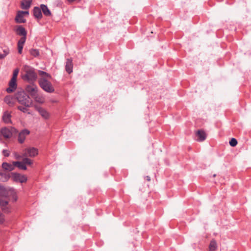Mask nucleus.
<instances>
[{"mask_svg":"<svg viewBox=\"0 0 251 251\" xmlns=\"http://www.w3.org/2000/svg\"><path fill=\"white\" fill-rule=\"evenodd\" d=\"M3 155L4 156H8L9 155V151L6 150H3L2 151Z\"/></svg>","mask_w":251,"mask_h":251,"instance_id":"obj_37","label":"nucleus"},{"mask_svg":"<svg viewBox=\"0 0 251 251\" xmlns=\"http://www.w3.org/2000/svg\"><path fill=\"white\" fill-rule=\"evenodd\" d=\"M40 8L45 16H50L51 15V12L47 5L42 4L40 5Z\"/></svg>","mask_w":251,"mask_h":251,"instance_id":"obj_20","label":"nucleus"},{"mask_svg":"<svg viewBox=\"0 0 251 251\" xmlns=\"http://www.w3.org/2000/svg\"><path fill=\"white\" fill-rule=\"evenodd\" d=\"M35 108L40 113L42 118L45 119H48L49 118L50 114L46 109L40 107H35Z\"/></svg>","mask_w":251,"mask_h":251,"instance_id":"obj_11","label":"nucleus"},{"mask_svg":"<svg viewBox=\"0 0 251 251\" xmlns=\"http://www.w3.org/2000/svg\"><path fill=\"white\" fill-rule=\"evenodd\" d=\"M19 70L18 69H16L14 70L13 74V76L11 78H14V79H17V77L19 73Z\"/></svg>","mask_w":251,"mask_h":251,"instance_id":"obj_33","label":"nucleus"},{"mask_svg":"<svg viewBox=\"0 0 251 251\" xmlns=\"http://www.w3.org/2000/svg\"><path fill=\"white\" fill-rule=\"evenodd\" d=\"M11 114L8 111H5L2 116L3 122L6 124L11 123Z\"/></svg>","mask_w":251,"mask_h":251,"instance_id":"obj_17","label":"nucleus"},{"mask_svg":"<svg viewBox=\"0 0 251 251\" xmlns=\"http://www.w3.org/2000/svg\"><path fill=\"white\" fill-rule=\"evenodd\" d=\"M75 0H68V1H69L70 2H73Z\"/></svg>","mask_w":251,"mask_h":251,"instance_id":"obj_41","label":"nucleus"},{"mask_svg":"<svg viewBox=\"0 0 251 251\" xmlns=\"http://www.w3.org/2000/svg\"><path fill=\"white\" fill-rule=\"evenodd\" d=\"M15 98L19 103L25 107H30L32 104V101L30 100L29 96L23 91L17 93Z\"/></svg>","mask_w":251,"mask_h":251,"instance_id":"obj_1","label":"nucleus"},{"mask_svg":"<svg viewBox=\"0 0 251 251\" xmlns=\"http://www.w3.org/2000/svg\"><path fill=\"white\" fill-rule=\"evenodd\" d=\"M25 40H26V37H22L20 38V39L19 40V41L18 42V52L20 54H21L22 52L23 46L25 42Z\"/></svg>","mask_w":251,"mask_h":251,"instance_id":"obj_15","label":"nucleus"},{"mask_svg":"<svg viewBox=\"0 0 251 251\" xmlns=\"http://www.w3.org/2000/svg\"><path fill=\"white\" fill-rule=\"evenodd\" d=\"M15 130L14 128L3 127L0 130L1 135L5 138H9L12 135L13 132Z\"/></svg>","mask_w":251,"mask_h":251,"instance_id":"obj_8","label":"nucleus"},{"mask_svg":"<svg viewBox=\"0 0 251 251\" xmlns=\"http://www.w3.org/2000/svg\"><path fill=\"white\" fill-rule=\"evenodd\" d=\"M38 153V150L35 148H28L24 150L23 156L25 157H33Z\"/></svg>","mask_w":251,"mask_h":251,"instance_id":"obj_5","label":"nucleus"},{"mask_svg":"<svg viewBox=\"0 0 251 251\" xmlns=\"http://www.w3.org/2000/svg\"><path fill=\"white\" fill-rule=\"evenodd\" d=\"M14 157L16 159H21L23 158L25 156H23V154L21 155L18 154L17 152H15L14 153Z\"/></svg>","mask_w":251,"mask_h":251,"instance_id":"obj_35","label":"nucleus"},{"mask_svg":"<svg viewBox=\"0 0 251 251\" xmlns=\"http://www.w3.org/2000/svg\"><path fill=\"white\" fill-rule=\"evenodd\" d=\"M39 74L40 75H41L42 76H45L50 77V75L49 74H48L47 73H46L45 72H44L42 71H39Z\"/></svg>","mask_w":251,"mask_h":251,"instance_id":"obj_34","label":"nucleus"},{"mask_svg":"<svg viewBox=\"0 0 251 251\" xmlns=\"http://www.w3.org/2000/svg\"><path fill=\"white\" fill-rule=\"evenodd\" d=\"M33 14L36 18L41 19L42 17L41 8L38 7H34L33 9Z\"/></svg>","mask_w":251,"mask_h":251,"instance_id":"obj_22","label":"nucleus"},{"mask_svg":"<svg viewBox=\"0 0 251 251\" xmlns=\"http://www.w3.org/2000/svg\"><path fill=\"white\" fill-rule=\"evenodd\" d=\"M217 248V245L216 241L214 240H212L209 246L208 251H215Z\"/></svg>","mask_w":251,"mask_h":251,"instance_id":"obj_26","label":"nucleus"},{"mask_svg":"<svg viewBox=\"0 0 251 251\" xmlns=\"http://www.w3.org/2000/svg\"><path fill=\"white\" fill-rule=\"evenodd\" d=\"M65 69L66 72L69 74H70L73 72V63L72 60L71 59H67Z\"/></svg>","mask_w":251,"mask_h":251,"instance_id":"obj_16","label":"nucleus"},{"mask_svg":"<svg viewBox=\"0 0 251 251\" xmlns=\"http://www.w3.org/2000/svg\"><path fill=\"white\" fill-rule=\"evenodd\" d=\"M3 52V53H0V59H3L9 53L8 49L4 50Z\"/></svg>","mask_w":251,"mask_h":251,"instance_id":"obj_31","label":"nucleus"},{"mask_svg":"<svg viewBox=\"0 0 251 251\" xmlns=\"http://www.w3.org/2000/svg\"><path fill=\"white\" fill-rule=\"evenodd\" d=\"M15 21L17 23H25L26 20L24 18V15L23 11H19L16 17Z\"/></svg>","mask_w":251,"mask_h":251,"instance_id":"obj_13","label":"nucleus"},{"mask_svg":"<svg viewBox=\"0 0 251 251\" xmlns=\"http://www.w3.org/2000/svg\"><path fill=\"white\" fill-rule=\"evenodd\" d=\"M146 178L148 181H150L151 180V178L149 176H147Z\"/></svg>","mask_w":251,"mask_h":251,"instance_id":"obj_38","label":"nucleus"},{"mask_svg":"<svg viewBox=\"0 0 251 251\" xmlns=\"http://www.w3.org/2000/svg\"><path fill=\"white\" fill-rule=\"evenodd\" d=\"M25 90L33 97L38 93V88L35 84L32 83L27 85Z\"/></svg>","mask_w":251,"mask_h":251,"instance_id":"obj_7","label":"nucleus"},{"mask_svg":"<svg viewBox=\"0 0 251 251\" xmlns=\"http://www.w3.org/2000/svg\"><path fill=\"white\" fill-rule=\"evenodd\" d=\"M30 133L29 130L25 129L21 131L18 135V141L20 143H23L25 141V137Z\"/></svg>","mask_w":251,"mask_h":251,"instance_id":"obj_10","label":"nucleus"},{"mask_svg":"<svg viewBox=\"0 0 251 251\" xmlns=\"http://www.w3.org/2000/svg\"><path fill=\"white\" fill-rule=\"evenodd\" d=\"M15 166L14 165L13 162L12 164L8 163L7 162H3L2 164V168L5 170L11 171L14 170Z\"/></svg>","mask_w":251,"mask_h":251,"instance_id":"obj_18","label":"nucleus"},{"mask_svg":"<svg viewBox=\"0 0 251 251\" xmlns=\"http://www.w3.org/2000/svg\"><path fill=\"white\" fill-rule=\"evenodd\" d=\"M13 164L15 166V167H17L18 168L20 169L24 170H26L27 169L26 166L23 162V161H14Z\"/></svg>","mask_w":251,"mask_h":251,"instance_id":"obj_23","label":"nucleus"},{"mask_svg":"<svg viewBox=\"0 0 251 251\" xmlns=\"http://www.w3.org/2000/svg\"><path fill=\"white\" fill-rule=\"evenodd\" d=\"M4 101L9 106H13L14 104V99L11 96H6L4 99Z\"/></svg>","mask_w":251,"mask_h":251,"instance_id":"obj_19","label":"nucleus"},{"mask_svg":"<svg viewBox=\"0 0 251 251\" xmlns=\"http://www.w3.org/2000/svg\"><path fill=\"white\" fill-rule=\"evenodd\" d=\"M16 31L18 35L20 36H23L22 37H26L27 32L25 28L22 25H18L17 27Z\"/></svg>","mask_w":251,"mask_h":251,"instance_id":"obj_14","label":"nucleus"},{"mask_svg":"<svg viewBox=\"0 0 251 251\" xmlns=\"http://www.w3.org/2000/svg\"><path fill=\"white\" fill-rule=\"evenodd\" d=\"M197 140L199 142H202L205 140L206 135L205 132L201 130H198L196 133Z\"/></svg>","mask_w":251,"mask_h":251,"instance_id":"obj_12","label":"nucleus"},{"mask_svg":"<svg viewBox=\"0 0 251 251\" xmlns=\"http://www.w3.org/2000/svg\"><path fill=\"white\" fill-rule=\"evenodd\" d=\"M34 100L39 103H43L45 102L44 97L41 95L38 94V93L32 97Z\"/></svg>","mask_w":251,"mask_h":251,"instance_id":"obj_21","label":"nucleus"},{"mask_svg":"<svg viewBox=\"0 0 251 251\" xmlns=\"http://www.w3.org/2000/svg\"><path fill=\"white\" fill-rule=\"evenodd\" d=\"M237 144V141L236 139L235 138H232L230 141H229V145L231 147H235Z\"/></svg>","mask_w":251,"mask_h":251,"instance_id":"obj_32","label":"nucleus"},{"mask_svg":"<svg viewBox=\"0 0 251 251\" xmlns=\"http://www.w3.org/2000/svg\"><path fill=\"white\" fill-rule=\"evenodd\" d=\"M11 176L14 181L24 183L26 181L27 177L24 176L18 173H12Z\"/></svg>","mask_w":251,"mask_h":251,"instance_id":"obj_6","label":"nucleus"},{"mask_svg":"<svg viewBox=\"0 0 251 251\" xmlns=\"http://www.w3.org/2000/svg\"><path fill=\"white\" fill-rule=\"evenodd\" d=\"M8 203V201L7 200H3L2 198H0V206L3 208L6 206Z\"/></svg>","mask_w":251,"mask_h":251,"instance_id":"obj_28","label":"nucleus"},{"mask_svg":"<svg viewBox=\"0 0 251 251\" xmlns=\"http://www.w3.org/2000/svg\"><path fill=\"white\" fill-rule=\"evenodd\" d=\"M10 178V176L5 173L0 172V180L3 182L7 181Z\"/></svg>","mask_w":251,"mask_h":251,"instance_id":"obj_25","label":"nucleus"},{"mask_svg":"<svg viewBox=\"0 0 251 251\" xmlns=\"http://www.w3.org/2000/svg\"><path fill=\"white\" fill-rule=\"evenodd\" d=\"M27 107H25H25L22 106H18L17 108L18 110L24 113H28V114H30V112H28V109L27 108Z\"/></svg>","mask_w":251,"mask_h":251,"instance_id":"obj_30","label":"nucleus"},{"mask_svg":"<svg viewBox=\"0 0 251 251\" xmlns=\"http://www.w3.org/2000/svg\"><path fill=\"white\" fill-rule=\"evenodd\" d=\"M29 53L32 56L34 57H37L39 55V50L37 49H32L30 50Z\"/></svg>","mask_w":251,"mask_h":251,"instance_id":"obj_27","label":"nucleus"},{"mask_svg":"<svg viewBox=\"0 0 251 251\" xmlns=\"http://www.w3.org/2000/svg\"><path fill=\"white\" fill-rule=\"evenodd\" d=\"M23 15H24L25 14H28V11H23Z\"/></svg>","mask_w":251,"mask_h":251,"instance_id":"obj_39","label":"nucleus"},{"mask_svg":"<svg viewBox=\"0 0 251 251\" xmlns=\"http://www.w3.org/2000/svg\"><path fill=\"white\" fill-rule=\"evenodd\" d=\"M3 194H2V196L4 197H5V198H7V197H11L12 200L14 201H15L17 200V197L16 196V192L15 189L13 188H9L7 190H5L3 188V190H2Z\"/></svg>","mask_w":251,"mask_h":251,"instance_id":"obj_4","label":"nucleus"},{"mask_svg":"<svg viewBox=\"0 0 251 251\" xmlns=\"http://www.w3.org/2000/svg\"><path fill=\"white\" fill-rule=\"evenodd\" d=\"M3 190V187L0 185V190H1L2 191Z\"/></svg>","mask_w":251,"mask_h":251,"instance_id":"obj_40","label":"nucleus"},{"mask_svg":"<svg viewBox=\"0 0 251 251\" xmlns=\"http://www.w3.org/2000/svg\"><path fill=\"white\" fill-rule=\"evenodd\" d=\"M4 222V215L0 212V224H2Z\"/></svg>","mask_w":251,"mask_h":251,"instance_id":"obj_36","label":"nucleus"},{"mask_svg":"<svg viewBox=\"0 0 251 251\" xmlns=\"http://www.w3.org/2000/svg\"><path fill=\"white\" fill-rule=\"evenodd\" d=\"M215 176H216V175H215V174L213 175V176H214V177H215Z\"/></svg>","mask_w":251,"mask_h":251,"instance_id":"obj_42","label":"nucleus"},{"mask_svg":"<svg viewBox=\"0 0 251 251\" xmlns=\"http://www.w3.org/2000/svg\"><path fill=\"white\" fill-rule=\"evenodd\" d=\"M23 162L25 164V165L26 166V164L27 165H31L32 164V161L28 158L27 157H24L23 158Z\"/></svg>","mask_w":251,"mask_h":251,"instance_id":"obj_29","label":"nucleus"},{"mask_svg":"<svg viewBox=\"0 0 251 251\" xmlns=\"http://www.w3.org/2000/svg\"><path fill=\"white\" fill-rule=\"evenodd\" d=\"M39 84L40 87L46 92L51 93L54 91V89L52 84L45 78H41L39 79Z\"/></svg>","mask_w":251,"mask_h":251,"instance_id":"obj_3","label":"nucleus"},{"mask_svg":"<svg viewBox=\"0 0 251 251\" xmlns=\"http://www.w3.org/2000/svg\"><path fill=\"white\" fill-rule=\"evenodd\" d=\"M17 87L16 79L11 78L9 82V87L6 89V91L8 93H12L16 89Z\"/></svg>","mask_w":251,"mask_h":251,"instance_id":"obj_9","label":"nucleus"},{"mask_svg":"<svg viewBox=\"0 0 251 251\" xmlns=\"http://www.w3.org/2000/svg\"><path fill=\"white\" fill-rule=\"evenodd\" d=\"M23 71L25 72V75L23 76L24 80L28 81H32L37 78V75L34 70L31 67L28 65H25L23 67Z\"/></svg>","mask_w":251,"mask_h":251,"instance_id":"obj_2","label":"nucleus"},{"mask_svg":"<svg viewBox=\"0 0 251 251\" xmlns=\"http://www.w3.org/2000/svg\"><path fill=\"white\" fill-rule=\"evenodd\" d=\"M31 5V1L28 0H23L21 4L22 8L24 9H28Z\"/></svg>","mask_w":251,"mask_h":251,"instance_id":"obj_24","label":"nucleus"}]
</instances>
